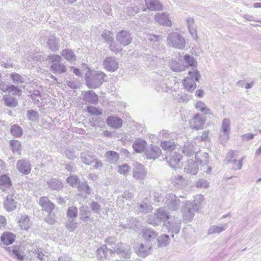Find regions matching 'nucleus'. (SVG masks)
<instances>
[{
	"mask_svg": "<svg viewBox=\"0 0 261 261\" xmlns=\"http://www.w3.org/2000/svg\"><path fill=\"white\" fill-rule=\"evenodd\" d=\"M189 76L186 77L182 81L184 88L190 92H193L197 87L196 82H198L201 77L199 71L194 69L188 72Z\"/></svg>",
	"mask_w": 261,
	"mask_h": 261,
	"instance_id": "1",
	"label": "nucleus"
},
{
	"mask_svg": "<svg viewBox=\"0 0 261 261\" xmlns=\"http://www.w3.org/2000/svg\"><path fill=\"white\" fill-rule=\"evenodd\" d=\"M146 174V169L141 164L137 162L133 165L132 174L135 178L143 179L145 177Z\"/></svg>",
	"mask_w": 261,
	"mask_h": 261,
	"instance_id": "2",
	"label": "nucleus"
},
{
	"mask_svg": "<svg viewBox=\"0 0 261 261\" xmlns=\"http://www.w3.org/2000/svg\"><path fill=\"white\" fill-rule=\"evenodd\" d=\"M205 123V119L201 117L199 114H196L191 120L190 126L193 129L198 130L202 129Z\"/></svg>",
	"mask_w": 261,
	"mask_h": 261,
	"instance_id": "3",
	"label": "nucleus"
},
{
	"mask_svg": "<svg viewBox=\"0 0 261 261\" xmlns=\"http://www.w3.org/2000/svg\"><path fill=\"white\" fill-rule=\"evenodd\" d=\"M39 204L42 210L51 213L55 208V205L47 197H42L39 199Z\"/></svg>",
	"mask_w": 261,
	"mask_h": 261,
	"instance_id": "4",
	"label": "nucleus"
},
{
	"mask_svg": "<svg viewBox=\"0 0 261 261\" xmlns=\"http://www.w3.org/2000/svg\"><path fill=\"white\" fill-rule=\"evenodd\" d=\"M0 239L4 245L9 246L15 242L16 235L10 231H5L1 234Z\"/></svg>",
	"mask_w": 261,
	"mask_h": 261,
	"instance_id": "5",
	"label": "nucleus"
},
{
	"mask_svg": "<svg viewBox=\"0 0 261 261\" xmlns=\"http://www.w3.org/2000/svg\"><path fill=\"white\" fill-rule=\"evenodd\" d=\"M117 40L123 45H127L132 41V37L125 31H121L116 35Z\"/></svg>",
	"mask_w": 261,
	"mask_h": 261,
	"instance_id": "6",
	"label": "nucleus"
},
{
	"mask_svg": "<svg viewBox=\"0 0 261 261\" xmlns=\"http://www.w3.org/2000/svg\"><path fill=\"white\" fill-rule=\"evenodd\" d=\"M13 195H8L4 202L5 208L8 212L15 210L17 206V202Z\"/></svg>",
	"mask_w": 261,
	"mask_h": 261,
	"instance_id": "7",
	"label": "nucleus"
},
{
	"mask_svg": "<svg viewBox=\"0 0 261 261\" xmlns=\"http://www.w3.org/2000/svg\"><path fill=\"white\" fill-rule=\"evenodd\" d=\"M162 151L158 146L152 145L149 149L147 150L145 152V155L149 159H155L159 158Z\"/></svg>",
	"mask_w": 261,
	"mask_h": 261,
	"instance_id": "8",
	"label": "nucleus"
},
{
	"mask_svg": "<svg viewBox=\"0 0 261 261\" xmlns=\"http://www.w3.org/2000/svg\"><path fill=\"white\" fill-rule=\"evenodd\" d=\"M147 145V143L144 139L138 138L135 140L133 144V148L137 153L143 152Z\"/></svg>",
	"mask_w": 261,
	"mask_h": 261,
	"instance_id": "9",
	"label": "nucleus"
},
{
	"mask_svg": "<svg viewBox=\"0 0 261 261\" xmlns=\"http://www.w3.org/2000/svg\"><path fill=\"white\" fill-rule=\"evenodd\" d=\"M17 167L19 172L24 175L30 173L31 170L30 164L23 160L18 161Z\"/></svg>",
	"mask_w": 261,
	"mask_h": 261,
	"instance_id": "10",
	"label": "nucleus"
},
{
	"mask_svg": "<svg viewBox=\"0 0 261 261\" xmlns=\"http://www.w3.org/2000/svg\"><path fill=\"white\" fill-rule=\"evenodd\" d=\"M104 67L107 71L114 72L118 68V65L114 59L108 57L104 62Z\"/></svg>",
	"mask_w": 261,
	"mask_h": 261,
	"instance_id": "11",
	"label": "nucleus"
},
{
	"mask_svg": "<svg viewBox=\"0 0 261 261\" xmlns=\"http://www.w3.org/2000/svg\"><path fill=\"white\" fill-rule=\"evenodd\" d=\"M18 225L21 229L27 230L32 225L30 219L27 215H22L19 218Z\"/></svg>",
	"mask_w": 261,
	"mask_h": 261,
	"instance_id": "12",
	"label": "nucleus"
},
{
	"mask_svg": "<svg viewBox=\"0 0 261 261\" xmlns=\"http://www.w3.org/2000/svg\"><path fill=\"white\" fill-rule=\"evenodd\" d=\"M107 123L109 126L115 129L120 128L122 125V120L115 116L109 117L107 119Z\"/></svg>",
	"mask_w": 261,
	"mask_h": 261,
	"instance_id": "13",
	"label": "nucleus"
},
{
	"mask_svg": "<svg viewBox=\"0 0 261 261\" xmlns=\"http://www.w3.org/2000/svg\"><path fill=\"white\" fill-rule=\"evenodd\" d=\"M83 99L86 101H88L90 103L96 105L98 101V95L92 91H88L85 92Z\"/></svg>",
	"mask_w": 261,
	"mask_h": 261,
	"instance_id": "14",
	"label": "nucleus"
},
{
	"mask_svg": "<svg viewBox=\"0 0 261 261\" xmlns=\"http://www.w3.org/2000/svg\"><path fill=\"white\" fill-rule=\"evenodd\" d=\"M147 7L151 11H162V4L158 0H145Z\"/></svg>",
	"mask_w": 261,
	"mask_h": 261,
	"instance_id": "15",
	"label": "nucleus"
},
{
	"mask_svg": "<svg viewBox=\"0 0 261 261\" xmlns=\"http://www.w3.org/2000/svg\"><path fill=\"white\" fill-rule=\"evenodd\" d=\"M155 20L159 23L166 26H171V22L169 20L167 15L164 13H158L155 16Z\"/></svg>",
	"mask_w": 261,
	"mask_h": 261,
	"instance_id": "16",
	"label": "nucleus"
},
{
	"mask_svg": "<svg viewBox=\"0 0 261 261\" xmlns=\"http://www.w3.org/2000/svg\"><path fill=\"white\" fill-rule=\"evenodd\" d=\"M12 183L10 177L6 175H2L0 176V187L5 190L7 188H10Z\"/></svg>",
	"mask_w": 261,
	"mask_h": 261,
	"instance_id": "17",
	"label": "nucleus"
},
{
	"mask_svg": "<svg viewBox=\"0 0 261 261\" xmlns=\"http://www.w3.org/2000/svg\"><path fill=\"white\" fill-rule=\"evenodd\" d=\"M130 167L127 164L120 165L117 167V172L124 176H127L130 173Z\"/></svg>",
	"mask_w": 261,
	"mask_h": 261,
	"instance_id": "18",
	"label": "nucleus"
},
{
	"mask_svg": "<svg viewBox=\"0 0 261 261\" xmlns=\"http://www.w3.org/2000/svg\"><path fill=\"white\" fill-rule=\"evenodd\" d=\"M167 159L170 166L172 168H175L182 159V156L179 154H176L169 156L168 158H167Z\"/></svg>",
	"mask_w": 261,
	"mask_h": 261,
	"instance_id": "19",
	"label": "nucleus"
},
{
	"mask_svg": "<svg viewBox=\"0 0 261 261\" xmlns=\"http://www.w3.org/2000/svg\"><path fill=\"white\" fill-rule=\"evenodd\" d=\"M1 90L5 92H12L15 95H21L22 94L21 89L13 85L8 86L6 88L2 87Z\"/></svg>",
	"mask_w": 261,
	"mask_h": 261,
	"instance_id": "20",
	"label": "nucleus"
},
{
	"mask_svg": "<svg viewBox=\"0 0 261 261\" xmlns=\"http://www.w3.org/2000/svg\"><path fill=\"white\" fill-rule=\"evenodd\" d=\"M108 251L109 249L108 247L105 245L99 248L96 251V255L98 259L101 260L104 258H106Z\"/></svg>",
	"mask_w": 261,
	"mask_h": 261,
	"instance_id": "21",
	"label": "nucleus"
},
{
	"mask_svg": "<svg viewBox=\"0 0 261 261\" xmlns=\"http://www.w3.org/2000/svg\"><path fill=\"white\" fill-rule=\"evenodd\" d=\"M4 100L7 106L9 107H15L18 105L17 100L10 95H6L4 96Z\"/></svg>",
	"mask_w": 261,
	"mask_h": 261,
	"instance_id": "22",
	"label": "nucleus"
},
{
	"mask_svg": "<svg viewBox=\"0 0 261 261\" xmlns=\"http://www.w3.org/2000/svg\"><path fill=\"white\" fill-rule=\"evenodd\" d=\"M63 58L68 61H73L75 60V56L73 52L69 49H65L61 52Z\"/></svg>",
	"mask_w": 261,
	"mask_h": 261,
	"instance_id": "23",
	"label": "nucleus"
},
{
	"mask_svg": "<svg viewBox=\"0 0 261 261\" xmlns=\"http://www.w3.org/2000/svg\"><path fill=\"white\" fill-rule=\"evenodd\" d=\"M196 109L205 114H211V110L206 107L205 105L202 101H198L195 105Z\"/></svg>",
	"mask_w": 261,
	"mask_h": 261,
	"instance_id": "24",
	"label": "nucleus"
},
{
	"mask_svg": "<svg viewBox=\"0 0 261 261\" xmlns=\"http://www.w3.org/2000/svg\"><path fill=\"white\" fill-rule=\"evenodd\" d=\"M11 133L15 137H20L23 134L22 128L18 125L14 124L11 127Z\"/></svg>",
	"mask_w": 261,
	"mask_h": 261,
	"instance_id": "25",
	"label": "nucleus"
},
{
	"mask_svg": "<svg viewBox=\"0 0 261 261\" xmlns=\"http://www.w3.org/2000/svg\"><path fill=\"white\" fill-rule=\"evenodd\" d=\"M78 210L76 207L71 206L68 207L67 209V212H66V215L67 218L69 219L73 220L77 216Z\"/></svg>",
	"mask_w": 261,
	"mask_h": 261,
	"instance_id": "26",
	"label": "nucleus"
},
{
	"mask_svg": "<svg viewBox=\"0 0 261 261\" xmlns=\"http://www.w3.org/2000/svg\"><path fill=\"white\" fill-rule=\"evenodd\" d=\"M51 70L54 72L64 73L67 70L65 66L62 64H53L51 66Z\"/></svg>",
	"mask_w": 261,
	"mask_h": 261,
	"instance_id": "27",
	"label": "nucleus"
},
{
	"mask_svg": "<svg viewBox=\"0 0 261 261\" xmlns=\"http://www.w3.org/2000/svg\"><path fill=\"white\" fill-rule=\"evenodd\" d=\"M184 60L186 63H187L188 66L191 67H196L197 66V62L195 59L192 57V56H190L188 55V54H186L184 57Z\"/></svg>",
	"mask_w": 261,
	"mask_h": 261,
	"instance_id": "28",
	"label": "nucleus"
},
{
	"mask_svg": "<svg viewBox=\"0 0 261 261\" xmlns=\"http://www.w3.org/2000/svg\"><path fill=\"white\" fill-rule=\"evenodd\" d=\"M86 111L90 115L93 116H100L102 114V112L100 110L93 106L87 107Z\"/></svg>",
	"mask_w": 261,
	"mask_h": 261,
	"instance_id": "29",
	"label": "nucleus"
},
{
	"mask_svg": "<svg viewBox=\"0 0 261 261\" xmlns=\"http://www.w3.org/2000/svg\"><path fill=\"white\" fill-rule=\"evenodd\" d=\"M10 145L14 152L21 150V142L16 140H12L10 142Z\"/></svg>",
	"mask_w": 261,
	"mask_h": 261,
	"instance_id": "30",
	"label": "nucleus"
},
{
	"mask_svg": "<svg viewBox=\"0 0 261 261\" xmlns=\"http://www.w3.org/2000/svg\"><path fill=\"white\" fill-rule=\"evenodd\" d=\"M161 148L164 150H169V149H173L174 147V144L169 141H164L160 143Z\"/></svg>",
	"mask_w": 261,
	"mask_h": 261,
	"instance_id": "31",
	"label": "nucleus"
},
{
	"mask_svg": "<svg viewBox=\"0 0 261 261\" xmlns=\"http://www.w3.org/2000/svg\"><path fill=\"white\" fill-rule=\"evenodd\" d=\"M66 181L72 187H75L79 183V179L76 175H71L66 179Z\"/></svg>",
	"mask_w": 261,
	"mask_h": 261,
	"instance_id": "32",
	"label": "nucleus"
},
{
	"mask_svg": "<svg viewBox=\"0 0 261 261\" xmlns=\"http://www.w3.org/2000/svg\"><path fill=\"white\" fill-rule=\"evenodd\" d=\"M155 215L156 218L160 220H167L169 218V216L167 215L164 211L161 209L157 211Z\"/></svg>",
	"mask_w": 261,
	"mask_h": 261,
	"instance_id": "33",
	"label": "nucleus"
},
{
	"mask_svg": "<svg viewBox=\"0 0 261 261\" xmlns=\"http://www.w3.org/2000/svg\"><path fill=\"white\" fill-rule=\"evenodd\" d=\"M111 254H121L124 252L123 247H122V244H118L115 246L114 250H109Z\"/></svg>",
	"mask_w": 261,
	"mask_h": 261,
	"instance_id": "34",
	"label": "nucleus"
},
{
	"mask_svg": "<svg viewBox=\"0 0 261 261\" xmlns=\"http://www.w3.org/2000/svg\"><path fill=\"white\" fill-rule=\"evenodd\" d=\"M222 128L224 133L228 132L230 129V121L225 119L222 122Z\"/></svg>",
	"mask_w": 261,
	"mask_h": 261,
	"instance_id": "35",
	"label": "nucleus"
},
{
	"mask_svg": "<svg viewBox=\"0 0 261 261\" xmlns=\"http://www.w3.org/2000/svg\"><path fill=\"white\" fill-rule=\"evenodd\" d=\"M106 155L108 158H109L111 160H115V161H117L119 159V155L118 154L113 151H110L107 152Z\"/></svg>",
	"mask_w": 261,
	"mask_h": 261,
	"instance_id": "36",
	"label": "nucleus"
},
{
	"mask_svg": "<svg viewBox=\"0 0 261 261\" xmlns=\"http://www.w3.org/2000/svg\"><path fill=\"white\" fill-rule=\"evenodd\" d=\"M13 252L15 255V256L19 260H22L24 259V253L21 252L20 249H15L13 250Z\"/></svg>",
	"mask_w": 261,
	"mask_h": 261,
	"instance_id": "37",
	"label": "nucleus"
},
{
	"mask_svg": "<svg viewBox=\"0 0 261 261\" xmlns=\"http://www.w3.org/2000/svg\"><path fill=\"white\" fill-rule=\"evenodd\" d=\"M11 77L14 82L22 83L23 81L21 79V76L18 73H13L11 75Z\"/></svg>",
	"mask_w": 261,
	"mask_h": 261,
	"instance_id": "38",
	"label": "nucleus"
},
{
	"mask_svg": "<svg viewBox=\"0 0 261 261\" xmlns=\"http://www.w3.org/2000/svg\"><path fill=\"white\" fill-rule=\"evenodd\" d=\"M170 67L172 70L176 72L180 71L181 70L180 66L175 62H171Z\"/></svg>",
	"mask_w": 261,
	"mask_h": 261,
	"instance_id": "39",
	"label": "nucleus"
},
{
	"mask_svg": "<svg viewBox=\"0 0 261 261\" xmlns=\"http://www.w3.org/2000/svg\"><path fill=\"white\" fill-rule=\"evenodd\" d=\"M35 254L37 257L40 260H43L45 259V255L42 250H38L36 251Z\"/></svg>",
	"mask_w": 261,
	"mask_h": 261,
	"instance_id": "40",
	"label": "nucleus"
},
{
	"mask_svg": "<svg viewBox=\"0 0 261 261\" xmlns=\"http://www.w3.org/2000/svg\"><path fill=\"white\" fill-rule=\"evenodd\" d=\"M37 113L33 110H30L28 112V117L29 119H32L33 118L37 117Z\"/></svg>",
	"mask_w": 261,
	"mask_h": 261,
	"instance_id": "41",
	"label": "nucleus"
},
{
	"mask_svg": "<svg viewBox=\"0 0 261 261\" xmlns=\"http://www.w3.org/2000/svg\"><path fill=\"white\" fill-rule=\"evenodd\" d=\"M51 213H49L47 217H46L45 221L49 224H54L55 222V220L54 217H52Z\"/></svg>",
	"mask_w": 261,
	"mask_h": 261,
	"instance_id": "42",
	"label": "nucleus"
},
{
	"mask_svg": "<svg viewBox=\"0 0 261 261\" xmlns=\"http://www.w3.org/2000/svg\"><path fill=\"white\" fill-rule=\"evenodd\" d=\"M49 59L51 60L52 62H60L61 60V57L60 55H52L49 56Z\"/></svg>",
	"mask_w": 261,
	"mask_h": 261,
	"instance_id": "43",
	"label": "nucleus"
},
{
	"mask_svg": "<svg viewBox=\"0 0 261 261\" xmlns=\"http://www.w3.org/2000/svg\"><path fill=\"white\" fill-rule=\"evenodd\" d=\"M7 225V219L3 216H0V228Z\"/></svg>",
	"mask_w": 261,
	"mask_h": 261,
	"instance_id": "44",
	"label": "nucleus"
},
{
	"mask_svg": "<svg viewBox=\"0 0 261 261\" xmlns=\"http://www.w3.org/2000/svg\"><path fill=\"white\" fill-rule=\"evenodd\" d=\"M204 94V92L202 89H198L195 92L196 96L199 97H203Z\"/></svg>",
	"mask_w": 261,
	"mask_h": 261,
	"instance_id": "45",
	"label": "nucleus"
},
{
	"mask_svg": "<svg viewBox=\"0 0 261 261\" xmlns=\"http://www.w3.org/2000/svg\"><path fill=\"white\" fill-rule=\"evenodd\" d=\"M178 39L179 41H181V45H178V44H176L175 47L177 48H181L182 47L184 46V45L185 44V41L182 37H180V36H179Z\"/></svg>",
	"mask_w": 261,
	"mask_h": 261,
	"instance_id": "46",
	"label": "nucleus"
},
{
	"mask_svg": "<svg viewBox=\"0 0 261 261\" xmlns=\"http://www.w3.org/2000/svg\"><path fill=\"white\" fill-rule=\"evenodd\" d=\"M253 135L252 134H247L243 136V138L245 140H249L252 139L253 138Z\"/></svg>",
	"mask_w": 261,
	"mask_h": 261,
	"instance_id": "47",
	"label": "nucleus"
},
{
	"mask_svg": "<svg viewBox=\"0 0 261 261\" xmlns=\"http://www.w3.org/2000/svg\"><path fill=\"white\" fill-rule=\"evenodd\" d=\"M234 163L237 164V166L234 167L236 169H240L241 168L242 164V161L241 160H239L238 161H235Z\"/></svg>",
	"mask_w": 261,
	"mask_h": 261,
	"instance_id": "48",
	"label": "nucleus"
},
{
	"mask_svg": "<svg viewBox=\"0 0 261 261\" xmlns=\"http://www.w3.org/2000/svg\"><path fill=\"white\" fill-rule=\"evenodd\" d=\"M71 69H72L73 73L76 75H80V72L78 68H75L73 67H71Z\"/></svg>",
	"mask_w": 261,
	"mask_h": 261,
	"instance_id": "49",
	"label": "nucleus"
},
{
	"mask_svg": "<svg viewBox=\"0 0 261 261\" xmlns=\"http://www.w3.org/2000/svg\"><path fill=\"white\" fill-rule=\"evenodd\" d=\"M86 82H87V85L88 86V87H89V88H96V86L92 85L90 80L88 77H86Z\"/></svg>",
	"mask_w": 261,
	"mask_h": 261,
	"instance_id": "50",
	"label": "nucleus"
},
{
	"mask_svg": "<svg viewBox=\"0 0 261 261\" xmlns=\"http://www.w3.org/2000/svg\"><path fill=\"white\" fill-rule=\"evenodd\" d=\"M150 39L151 41H158L160 40V37L159 36H155V35H152L150 36Z\"/></svg>",
	"mask_w": 261,
	"mask_h": 261,
	"instance_id": "51",
	"label": "nucleus"
},
{
	"mask_svg": "<svg viewBox=\"0 0 261 261\" xmlns=\"http://www.w3.org/2000/svg\"><path fill=\"white\" fill-rule=\"evenodd\" d=\"M91 207L92 210H97L98 208L99 205L97 204V203H96V202H93L91 204Z\"/></svg>",
	"mask_w": 261,
	"mask_h": 261,
	"instance_id": "52",
	"label": "nucleus"
},
{
	"mask_svg": "<svg viewBox=\"0 0 261 261\" xmlns=\"http://www.w3.org/2000/svg\"><path fill=\"white\" fill-rule=\"evenodd\" d=\"M58 261H71V260L67 257H61L59 258Z\"/></svg>",
	"mask_w": 261,
	"mask_h": 261,
	"instance_id": "53",
	"label": "nucleus"
},
{
	"mask_svg": "<svg viewBox=\"0 0 261 261\" xmlns=\"http://www.w3.org/2000/svg\"><path fill=\"white\" fill-rule=\"evenodd\" d=\"M191 34L194 36L195 38L197 37L196 31L194 29L190 30Z\"/></svg>",
	"mask_w": 261,
	"mask_h": 261,
	"instance_id": "54",
	"label": "nucleus"
},
{
	"mask_svg": "<svg viewBox=\"0 0 261 261\" xmlns=\"http://www.w3.org/2000/svg\"><path fill=\"white\" fill-rule=\"evenodd\" d=\"M253 8H261V3H255L253 5Z\"/></svg>",
	"mask_w": 261,
	"mask_h": 261,
	"instance_id": "55",
	"label": "nucleus"
},
{
	"mask_svg": "<svg viewBox=\"0 0 261 261\" xmlns=\"http://www.w3.org/2000/svg\"><path fill=\"white\" fill-rule=\"evenodd\" d=\"M255 154L257 155L261 154V146H260L255 151Z\"/></svg>",
	"mask_w": 261,
	"mask_h": 261,
	"instance_id": "56",
	"label": "nucleus"
},
{
	"mask_svg": "<svg viewBox=\"0 0 261 261\" xmlns=\"http://www.w3.org/2000/svg\"><path fill=\"white\" fill-rule=\"evenodd\" d=\"M96 76H98L99 77H101V78L103 79L106 75L105 73L102 72H100L99 73L96 74Z\"/></svg>",
	"mask_w": 261,
	"mask_h": 261,
	"instance_id": "57",
	"label": "nucleus"
},
{
	"mask_svg": "<svg viewBox=\"0 0 261 261\" xmlns=\"http://www.w3.org/2000/svg\"><path fill=\"white\" fill-rule=\"evenodd\" d=\"M111 134V133L110 132H108V131H106V132H104V135L105 136H108L110 135Z\"/></svg>",
	"mask_w": 261,
	"mask_h": 261,
	"instance_id": "58",
	"label": "nucleus"
},
{
	"mask_svg": "<svg viewBox=\"0 0 261 261\" xmlns=\"http://www.w3.org/2000/svg\"><path fill=\"white\" fill-rule=\"evenodd\" d=\"M111 34V32H106L103 35H102V36L103 37H106V36H107L108 35H110Z\"/></svg>",
	"mask_w": 261,
	"mask_h": 261,
	"instance_id": "59",
	"label": "nucleus"
},
{
	"mask_svg": "<svg viewBox=\"0 0 261 261\" xmlns=\"http://www.w3.org/2000/svg\"><path fill=\"white\" fill-rule=\"evenodd\" d=\"M251 87V85L249 84H247L246 86V88H249Z\"/></svg>",
	"mask_w": 261,
	"mask_h": 261,
	"instance_id": "60",
	"label": "nucleus"
},
{
	"mask_svg": "<svg viewBox=\"0 0 261 261\" xmlns=\"http://www.w3.org/2000/svg\"><path fill=\"white\" fill-rule=\"evenodd\" d=\"M178 179H180V180H182V178H183V177H182L181 176H178Z\"/></svg>",
	"mask_w": 261,
	"mask_h": 261,
	"instance_id": "61",
	"label": "nucleus"
},
{
	"mask_svg": "<svg viewBox=\"0 0 261 261\" xmlns=\"http://www.w3.org/2000/svg\"><path fill=\"white\" fill-rule=\"evenodd\" d=\"M98 164H99V166H101L102 165V163L101 162L99 163V164L97 163V166L98 165Z\"/></svg>",
	"mask_w": 261,
	"mask_h": 261,
	"instance_id": "62",
	"label": "nucleus"
},
{
	"mask_svg": "<svg viewBox=\"0 0 261 261\" xmlns=\"http://www.w3.org/2000/svg\"><path fill=\"white\" fill-rule=\"evenodd\" d=\"M113 40L112 38L111 37L110 39H109V41H112Z\"/></svg>",
	"mask_w": 261,
	"mask_h": 261,
	"instance_id": "63",
	"label": "nucleus"
},
{
	"mask_svg": "<svg viewBox=\"0 0 261 261\" xmlns=\"http://www.w3.org/2000/svg\"><path fill=\"white\" fill-rule=\"evenodd\" d=\"M146 255H147V253H144V254H143V256H146Z\"/></svg>",
	"mask_w": 261,
	"mask_h": 261,
	"instance_id": "64",
	"label": "nucleus"
}]
</instances>
